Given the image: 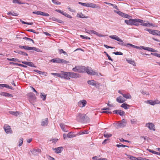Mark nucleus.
<instances>
[{
	"mask_svg": "<svg viewBox=\"0 0 160 160\" xmlns=\"http://www.w3.org/2000/svg\"><path fill=\"white\" fill-rule=\"evenodd\" d=\"M76 120L78 122L83 123H88L90 121L89 118L86 114L81 113L77 114Z\"/></svg>",
	"mask_w": 160,
	"mask_h": 160,
	"instance_id": "f257e3e1",
	"label": "nucleus"
},
{
	"mask_svg": "<svg viewBox=\"0 0 160 160\" xmlns=\"http://www.w3.org/2000/svg\"><path fill=\"white\" fill-rule=\"evenodd\" d=\"M109 38L111 39L115 40L119 42H118V44L124 46H126L128 47H129V44L130 43H126L123 42V40L120 39L116 35H112L109 36Z\"/></svg>",
	"mask_w": 160,
	"mask_h": 160,
	"instance_id": "f03ea898",
	"label": "nucleus"
},
{
	"mask_svg": "<svg viewBox=\"0 0 160 160\" xmlns=\"http://www.w3.org/2000/svg\"><path fill=\"white\" fill-rule=\"evenodd\" d=\"M127 122L124 119L118 122V123H114L113 125L117 129L125 127L126 125Z\"/></svg>",
	"mask_w": 160,
	"mask_h": 160,
	"instance_id": "7ed1b4c3",
	"label": "nucleus"
},
{
	"mask_svg": "<svg viewBox=\"0 0 160 160\" xmlns=\"http://www.w3.org/2000/svg\"><path fill=\"white\" fill-rule=\"evenodd\" d=\"M88 83L91 85L95 86L97 88H99L100 84L93 80H89L87 81Z\"/></svg>",
	"mask_w": 160,
	"mask_h": 160,
	"instance_id": "20e7f679",
	"label": "nucleus"
},
{
	"mask_svg": "<svg viewBox=\"0 0 160 160\" xmlns=\"http://www.w3.org/2000/svg\"><path fill=\"white\" fill-rule=\"evenodd\" d=\"M85 71H86V72L88 74L91 75H98V74L97 72L93 71L91 68L88 67H87V68L86 69Z\"/></svg>",
	"mask_w": 160,
	"mask_h": 160,
	"instance_id": "39448f33",
	"label": "nucleus"
},
{
	"mask_svg": "<svg viewBox=\"0 0 160 160\" xmlns=\"http://www.w3.org/2000/svg\"><path fill=\"white\" fill-rule=\"evenodd\" d=\"M61 78H64L65 79L69 80L70 79L69 74V72H63L62 71Z\"/></svg>",
	"mask_w": 160,
	"mask_h": 160,
	"instance_id": "423d86ee",
	"label": "nucleus"
},
{
	"mask_svg": "<svg viewBox=\"0 0 160 160\" xmlns=\"http://www.w3.org/2000/svg\"><path fill=\"white\" fill-rule=\"evenodd\" d=\"M3 128L6 133L7 134H11L12 133V131L11 129L10 126L8 125H5L4 126Z\"/></svg>",
	"mask_w": 160,
	"mask_h": 160,
	"instance_id": "0eeeda50",
	"label": "nucleus"
},
{
	"mask_svg": "<svg viewBox=\"0 0 160 160\" xmlns=\"http://www.w3.org/2000/svg\"><path fill=\"white\" fill-rule=\"evenodd\" d=\"M87 103V101L84 99L80 100L78 103V107L80 108H83L85 107Z\"/></svg>",
	"mask_w": 160,
	"mask_h": 160,
	"instance_id": "6e6552de",
	"label": "nucleus"
},
{
	"mask_svg": "<svg viewBox=\"0 0 160 160\" xmlns=\"http://www.w3.org/2000/svg\"><path fill=\"white\" fill-rule=\"evenodd\" d=\"M145 21L142 20L138 18H135L132 19V25H135L137 22H140L141 23H143V22H145Z\"/></svg>",
	"mask_w": 160,
	"mask_h": 160,
	"instance_id": "1a4fd4ad",
	"label": "nucleus"
},
{
	"mask_svg": "<svg viewBox=\"0 0 160 160\" xmlns=\"http://www.w3.org/2000/svg\"><path fill=\"white\" fill-rule=\"evenodd\" d=\"M146 126L148 127L150 130L153 131L155 130L154 125L152 123H148L146 124Z\"/></svg>",
	"mask_w": 160,
	"mask_h": 160,
	"instance_id": "9d476101",
	"label": "nucleus"
},
{
	"mask_svg": "<svg viewBox=\"0 0 160 160\" xmlns=\"http://www.w3.org/2000/svg\"><path fill=\"white\" fill-rule=\"evenodd\" d=\"M141 47L142 49L147 50L149 51H150L153 52H157L158 51L156 50H155L152 48L147 47L144 46H141Z\"/></svg>",
	"mask_w": 160,
	"mask_h": 160,
	"instance_id": "9b49d317",
	"label": "nucleus"
},
{
	"mask_svg": "<svg viewBox=\"0 0 160 160\" xmlns=\"http://www.w3.org/2000/svg\"><path fill=\"white\" fill-rule=\"evenodd\" d=\"M22 63L24 64L27 65L29 66L36 68V66H35L33 64V63L30 62H26V61H22Z\"/></svg>",
	"mask_w": 160,
	"mask_h": 160,
	"instance_id": "f8f14e48",
	"label": "nucleus"
},
{
	"mask_svg": "<svg viewBox=\"0 0 160 160\" xmlns=\"http://www.w3.org/2000/svg\"><path fill=\"white\" fill-rule=\"evenodd\" d=\"M48 118L43 119H42L41 122V125L42 126H46L48 125Z\"/></svg>",
	"mask_w": 160,
	"mask_h": 160,
	"instance_id": "ddd939ff",
	"label": "nucleus"
},
{
	"mask_svg": "<svg viewBox=\"0 0 160 160\" xmlns=\"http://www.w3.org/2000/svg\"><path fill=\"white\" fill-rule=\"evenodd\" d=\"M69 78H77L78 77V74L77 73L69 72Z\"/></svg>",
	"mask_w": 160,
	"mask_h": 160,
	"instance_id": "4468645a",
	"label": "nucleus"
},
{
	"mask_svg": "<svg viewBox=\"0 0 160 160\" xmlns=\"http://www.w3.org/2000/svg\"><path fill=\"white\" fill-rule=\"evenodd\" d=\"M113 112L115 114H118L120 116H122L125 114V112L121 110H116L113 111Z\"/></svg>",
	"mask_w": 160,
	"mask_h": 160,
	"instance_id": "2eb2a0df",
	"label": "nucleus"
},
{
	"mask_svg": "<svg viewBox=\"0 0 160 160\" xmlns=\"http://www.w3.org/2000/svg\"><path fill=\"white\" fill-rule=\"evenodd\" d=\"M31 152L34 155H38L41 152V150L39 149H34L32 151H31Z\"/></svg>",
	"mask_w": 160,
	"mask_h": 160,
	"instance_id": "dca6fc26",
	"label": "nucleus"
},
{
	"mask_svg": "<svg viewBox=\"0 0 160 160\" xmlns=\"http://www.w3.org/2000/svg\"><path fill=\"white\" fill-rule=\"evenodd\" d=\"M119 15L123 18L129 19L132 17L131 16L128 14L124 13L121 12H119Z\"/></svg>",
	"mask_w": 160,
	"mask_h": 160,
	"instance_id": "f3484780",
	"label": "nucleus"
},
{
	"mask_svg": "<svg viewBox=\"0 0 160 160\" xmlns=\"http://www.w3.org/2000/svg\"><path fill=\"white\" fill-rule=\"evenodd\" d=\"M86 68L83 66H78V72L80 73H83L86 71Z\"/></svg>",
	"mask_w": 160,
	"mask_h": 160,
	"instance_id": "a211bd4d",
	"label": "nucleus"
},
{
	"mask_svg": "<svg viewBox=\"0 0 160 160\" xmlns=\"http://www.w3.org/2000/svg\"><path fill=\"white\" fill-rule=\"evenodd\" d=\"M150 33L153 35H158L160 34V31L158 30L151 29Z\"/></svg>",
	"mask_w": 160,
	"mask_h": 160,
	"instance_id": "6ab92c4d",
	"label": "nucleus"
},
{
	"mask_svg": "<svg viewBox=\"0 0 160 160\" xmlns=\"http://www.w3.org/2000/svg\"><path fill=\"white\" fill-rule=\"evenodd\" d=\"M90 34H94L100 37H103L105 36V35L99 34L98 32L93 30H90Z\"/></svg>",
	"mask_w": 160,
	"mask_h": 160,
	"instance_id": "aec40b11",
	"label": "nucleus"
},
{
	"mask_svg": "<svg viewBox=\"0 0 160 160\" xmlns=\"http://www.w3.org/2000/svg\"><path fill=\"white\" fill-rule=\"evenodd\" d=\"M0 95L1 96H4L6 97H13V96L12 95V94L5 92H0Z\"/></svg>",
	"mask_w": 160,
	"mask_h": 160,
	"instance_id": "412c9836",
	"label": "nucleus"
},
{
	"mask_svg": "<svg viewBox=\"0 0 160 160\" xmlns=\"http://www.w3.org/2000/svg\"><path fill=\"white\" fill-rule=\"evenodd\" d=\"M61 59L59 58H53L50 61V62L53 63H60V61Z\"/></svg>",
	"mask_w": 160,
	"mask_h": 160,
	"instance_id": "4be33fe9",
	"label": "nucleus"
},
{
	"mask_svg": "<svg viewBox=\"0 0 160 160\" xmlns=\"http://www.w3.org/2000/svg\"><path fill=\"white\" fill-rule=\"evenodd\" d=\"M28 96L30 98V99H31L32 100L34 101L36 100V97H35V95L33 93L31 92L28 93Z\"/></svg>",
	"mask_w": 160,
	"mask_h": 160,
	"instance_id": "5701e85b",
	"label": "nucleus"
},
{
	"mask_svg": "<svg viewBox=\"0 0 160 160\" xmlns=\"http://www.w3.org/2000/svg\"><path fill=\"white\" fill-rule=\"evenodd\" d=\"M49 19L52 20L53 21H56L58 23H63V21L61 20L57 19V18L54 17H52L49 18Z\"/></svg>",
	"mask_w": 160,
	"mask_h": 160,
	"instance_id": "b1692460",
	"label": "nucleus"
},
{
	"mask_svg": "<svg viewBox=\"0 0 160 160\" xmlns=\"http://www.w3.org/2000/svg\"><path fill=\"white\" fill-rule=\"evenodd\" d=\"M121 107L125 109H127L129 108L130 106L124 103L122 104Z\"/></svg>",
	"mask_w": 160,
	"mask_h": 160,
	"instance_id": "393cba45",
	"label": "nucleus"
},
{
	"mask_svg": "<svg viewBox=\"0 0 160 160\" xmlns=\"http://www.w3.org/2000/svg\"><path fill=\"white\" fill-rule=\"evenodd\" d=\"M116 101L117 102L120 103H122L125 101V100H123L121 96H119V97H117V98Z\"/></svg>",
	"mask_w": 160,
	"mask_h": 160,
	"instance_id": "a878e982",
	"label": "nucleus"
},
{
	"mask_svg": "<svg viewBox=\"0 0 160 160\" xmlns=\"http://www.w3.org/2000/svg\"><path fill=\"white\" fill-rule=\"evenodd\" d=\"M60 126L61 128V129H62V131H64L65 132H68V130H67L66 129H65V127L66 126L65 125L64 123H60Z\"/></svg>",
	"mask_w": 160,
	"mask_h": 160,
	"instance_id": "bb28decb",
	"label": "nucleus"
},
{
	"mask_svg": "<svg viewBox=\"0 0 160 160\" xmlns=\"http://www.w3.org/2000/svg\"><path fill=\"white\" fill-rule=\"evenodd\" d=\"M9 112L10 114L15 116H17L19 114V112L16 111V112H14V111H10Z\"/></svg>",
	"mask_w": 160,
	"mask_h": 160,
	"instance_id": "cd10ccee",
	"label": "nucleus"
},
{
	"mask_svg": "<svg viewBox=\"0 0 160 160\" xmlns=\"http://www.w3.org/2000/svg\"><path fill=\"white\" fill-rule=\"evenodd\" d=\"M103 135L105 138H108L111 137L112 136V134L106 131H105L104 132Z\"/></svg>",
	"mask_w": 160,
	"mask_h": 160,
	"instance_id": "c85d7f7f",
	"label": "nucleus"
},
{
	"mask_svg": "<svg viewBox=\"0 0 160 160\" xmlns=\"http://www.w3.org/2000/svg\"><path fill=\"white\" fill-rule=\"evenodd\" d=\"M132 19L129 18V20H125L124 21L125 23L128 25H132Z\"/></svg>",
	"mask_w": 160,
	"mask_h": 160,
	"instance_id": "c756f323",
	"label": "nucleus"
},
{
	"mask_svg": "<svg viewBox=\"0 0 160 160\" xmlns=\"http://www.w3.org/2000/svg\"><path fill=\"white\" fill-rule=\"evenodd\" d=\"M77 17L82 18H88V16H85L84 15L82 14V13H80L79 14H77Z\"/></svg>",
	"mask_w": 160,
	"mask_h": 160,
	"instance_id": "7c9ffc66",
	"label": "nucleus"
},
{
	"mask_svg": "<svg viewBox=\"0 0 160 160\" xmlns=\"http://www.w3.org/2000/svg\"><path fill=\"white\" fill-rule=\"evenodd\" d=\"M19 48L21 49H24L25 50H31V47L28 46H22L20 45L19 46Z\"/></svg>",
	"mask_w": 160,
	"mask_h": 160,
	"instance_id": "2f4dec72",
	"label": "nucleus"
},
{
	"mask_svg": "<svg viewBox=\"0 0 160 160\" xmlns=\"http://www.w3.org/2000/svg\"><path fill=\"white\" fill-rule=\"evenodd\" d=\"M127 61L129 64H132L133 66H135V63L134 60H132V59H127Z\"/></svg>",
	"mask_w": 160,
	"mask_h": 160,
	"instance_id": "473e14b6",
	"label": "nucleus"
},
{
	"mask_svg": "<svg viewBox=\"0 0 160 160\" xmlns=\"http://www.w3.org/2000/svg\"><path fill=\"white\" fill-rule=\"evenodd\" d=\"M63 148L62 147H59L57 148H55V152L57 153H61V150Z\"/></svg>",
	"mask_w": 160,
	"mask_h": 160,
	"instance_id": "72a5a7b5",
	"label": "nucleus"
},
{
	"mask_svg": "<svg viewBox=\"0 0 160 160\" xmlns=\"http://www.w3.org/2000/svg\"><path fill=\"white\" fill-rule=\"evenodd\" d=\"M46 95L44 93L42 92L40 94V98L42 99L43 100L45 101L46 98Z\"/></svg>",
	"mask_w": 160,
	"mask_h": 160,
	"instance_id": "f704fd0d",
	"label": "nucleus"
},
{
	"mask_svg": "<svg viewBox=\"0 0 160 160\" xmlns=\"http://www.w3.org/2000/svg\"><path fill=\"white\" fill-rule=\"evenodd\" d=\"M14 52H15L16 53H17L18 54H20L24 56H28V54L27 53L25 52H22V51H15Z\"/></svg>",
	"mask_w": 160,
	"mask_h": 160,
	"instance_id": "c9c22d12",
	"label": "nucleus"
},
{
	"mask_svg": "<svg viewBox=\"0 0 160 160\" xmlns=\"http://www.w3.org/2000/svg\"><path fill=\"white\" fill-rule=\"evenodd\" d=\"M122 96H123V97H124L126 99H131L132 98L131 96L129 93H128L126 94H122Z\"/></svg>",
	"mask_w": 160,
	"mask_h": 160,
	"instance_id": "e433bc0d",
	"label": "nucleus"
},
{
	"mask_svg": "<svg viewBox=\"0 0 160 160\" xmlns=\"http://www.w3.org/2000/svg\"><path fill=\"white\" fill-rule=\"evenodd\" d=\"M147 150L148 151H149L150 152L154 154H157V155L160 156V152H156L154 151H153L152 150H151V149H148Z\"/></svg>",
	"mask_w": 160,
	"mask_h": 160,
	"instance_id": "4c0bfd02",
	"label": "nucleus"
},
{
	"mask_svg": "<svg viewBox=\"0 0 160 160\" xmlns=\"http://www.w3.org/2000/svg\"><path fill=\"white\" fill-rule=\"evenodd\" d=\"M97 5L92 3H88V7H91L92 8H96Z\"/></svg>",
	"mask_w": 160,
	"mask_h": 160,
	"instance_id": "58836bf2",
	"label": "nucleus"
},
{
	"mask_svg": "<svg viewBox=\"0 0 160 160\" xmlns=\"http://www.w3.org/2000/svg\"><path fill=\"white\" fill-rule=\"evenodd\" d=\"M31 50H32L38 52H42V51L40 49L35 47H31Z\"/></svg>",
	"mask_w": 160,
	"mask_h": 160,
	"instance_id": "ea45409f",
	"label": "nucleus"
},
{
	"mask_svg": "<svg viewBox=\"0 0 160 160\" xmlns=\"http://www.w3.org/2000/svg\"><path fill=\"white\" fill-rule=\"evenodd\" d=\"M7 14L8 15H11L12 16H17L18 15V13H15L13 12H8Z\"/></svg>",
	"mask_w": 160,
	"mask_h": 160,
	"instance_id": "a19ab883",
	"label": "nucleus"
},
{
	"mask_svg": "<svg viewBox=\"0 0 160 160\" xmlns=\"http://www.w3.org/2000/svg\"><path fill=\"white\" fill-rule=\"evenodd\" d=\"M72 132H71L67 135V137L69 138H71L75 136L74 135L72 134Z\"/></svg>",
	"mask_w": 160,
	"mask_h": 160,
	"instance_id": "79ce46f5",
	"label": "nucleus"
},
{
	"mask_svg": "<svg viewBox=\"0 0 160 160\" xmlns=\"http://www.w3.org/2000/svg\"><path fill=\"white\" fill-rule=\"evenodd\" d=\"M128 45H129V47H132L133 48H137V49H142L141 47V46H140V47H138V46H135V45H133L132 44H128Z\"/></svg>",
	"mask_w": 160,
	"mask_h": 160,
	"instance_id": "37998d69",
	"label": "nucleus"
},
{
	"mask_svg": "<svg viewBox=\"0 0 160 160\" xmlns=\"http://www.w3.org/2000/svg\"><path fill=\"white\" fill-rule=\"evenodd\" d=\"M140 25L143 26H147L149 27L150 25H151L152 26H153V24L152 23H141Z\"/></svg>",
	"mask_w": 160,
	"mask_h": 160,
	"instance_id": "c03bdc74",
	"label": "nucleus"
},
{
	"mask_svg": "<svg viewBox=\"0 0 160 160\" xmlns=\"http://www.w3.org/2000/svg\"><path fill=\"white\" fill-rule=\"evenodd\" d=\"M7 60L9 61H14V62H20V61H19L18 59H17L16 58H8Z\"/></svg>",
	"mask_w": 160,
	"mask_h": 160,
	"instance_id": "a18cd8bd",
	"label": "nucleus"
},
{
	"mask_svg": "<svg viewBox=\"0 0 160 160\" xmlns=\"http://www.w3.org/2000/svg\"><path fill=\"white\" fill-rule=\"evenodd\" d=\"M33 71L34 72H36L38 73L40 75L42 74V75H44V74H45V72H42L39 71L37 69L34 70Z\"/></svg>",
	"mask_w": 160,
	"mask_h": 160,
	"instance_id": "49530a36",
	"label": "nucleus"
},
{
	"mask_svg": "<svg viewBox=\"0 0 160 160\" xmlns=\"http://www.w3.org/2000/svg\"><path fill=\"white\" fill-rule=\"evenodd\" d=\"M12 3H18L19 4H22L23 3L21 1L19 0H13Z\"/></svg>",
	"mask_w": 160,
	"mask_h": 160,
	"instance_id": "de8ad7c7",
	"label": "nucleus"
},
{
	"mask_svg": "<svg viewBox=\"0 0 160 160\" xmlns=\"http://www.w3.org/2000/svg\"><path fill=\"white\" fill-rule=\"evenodd\" d=\"M23 138H21L19 139V141H18V142H19L18 146L19 147H20L22 145V144L23 143Z\"/></svg>",
	"mask_w": 160,
	"mask_h": 160,
	"instance_id": "09e8293b",
	"label": "nucleus"
},
{
	"mask_svg": "<svg viewBox=\"0 0 160 160\" xmlns=\"http://www.w3.org/2000/svg\"><path fill=\"white\" fill-rule=\"evenodd\" d=\"M22 38L23 39L26 40L27 41H32L33 43H34V41L32 39H31L29 38L25 37H23Z\"/></svg>",
	"mask_w": 160,
	"mask_h": 160,
	"instance_id": "8fccbe9b",
	"label": "nucleus"
},
{
	"mask_svg": "<svg viewBox=\"0 0 160 160\" xmlns=\"http://www.w3.org/2000/svg\"><path fill=\"white\" fill-rule=\"evenodd\" d=\"M51 74L53 75L56 76L58 77L61 78V72L60 73H51Z\"/></svg>",
	"mask_w": 160,
	"mask_h": 160,
	"instance_id": "3c124183",
	"label": "nucleus"
},
{
	"mask_svg": "<svg viewBox=\"0 0 160 160\" xmlns=\"http://www.w3.org/2000/svg\"><path fill=\"white\" fill-rule=\"evenodd\" d=\"M69 63V62L65 60H64L63 59H61V61H60V63H64V64H67Z\"/></svg>",
	"mask_w": 160,
	"mask_h": 160,
	"instance_id": "603ef678",
	"label": "nucleus"
},
{
	"mask_svg": "<svg viewBox=\"0 0 160 160\" xmlns=\"http://www.w3.org/2000/svg\"><path fill=\"white\" fill-rule=\"evenodd\" d=\"M80 37L81 38H82V39H90V38L89 37H88L86 36H84L82 35H81L80 36Z\"/></svg>",
	"mask_w": 160,
	"mask_h": 160,
	"instance_id": "864d4df0",
	"label": "nucleus"
},
{
	"mask_svg": "<svg viewBox=\"0 0 160 160\" xmlns=\"http://www.w3.org/2000/svg\"><path fill=\"white\" fill-rule=\"evenodd\" d=\"M116 146L117 147H118V148H120V147H123V148H124L125 147H129L123 144H117Z\"/></svg>",
	"mask_w": 160,
	"mask_h": 160,
	"instance_id": "5fc2aeb1",
	"label": "nucleus"
},
{
	"mask_svg": "<svg viewBox=\"0 0 160 160\" xmlns=\"http://www.w3.org/2000/svg\"><path fill=\"white\" fill-rule=\"evenodd\" d=\"M147 102L148 103L152 105H155V103H154L153 101H152L151 100H148Z\"/></svg>",
	"mask_w": 160,
	"mask_h": 160,
	"instance_id": "6e6d98bb",
	"label": "nucleus"
},
{
	"mask_svg": "<svg viewBox=\"0 0 160 160\" xmlns=\"http://www.w3.org/2000/svg\"><path fill=\"white\" fill-rule=\"evenodd\" d=\"M78 3L79 4H80L82 6L88 7V3H87V2L82 3V2H79Z\"/></svg>",
	"mask_w": 160,
	"mask_h": 160,
	"instance_id": "4d7b16f0",
	"label": "nucleus"
},
{
	"mask_svg": "<svg viewBox=\"0 0 160 160\" xmlns=\"http://www.w3.org/2000/svg\"><path fill=\"white\" fill-rule=\"evenodd\" d=\"M88 132L87 131H83V132H79L78 134L79 135H80L81 134H88Z\"/></svg>",
	"mask_w": 160,
	"mask_h": 160,
	"instance_id": "13d9d810",
	"label": "nucleus"
},
{
	"mask_svg": "<svg viewBox=\"0 0 160 160\" xmlns=\"http://www.w3.org/2000/svg\"><path fill=\"white\" fill-rule=\"evenodd\" d=\"M41 15L46 17H48L49 16V15L47 13L44 12H42Z\"/></svg>",
	"mask_w": 160,
	"mask_h": 160,
	"instance_id": "bf43d9fd",
	"label": "nucleus"
},
{
	"mask_svg": "<svg viewBox=\"0 0 160 160\" xmlns=\"http://www.w3.org/2000/svg\"><path fill=\"white\" fill-rule=\"evenodd\" d=\"M78 66H75L74 68H72V70L75 72H78Z\"/></svg>",
	"mask_w": 160,
	"mask_h": 160,
	"instance_id": "052dcab7",
	"label": "nucleus"
},
{
	"mask_svg": "<svg viewBox=\"0 0 160 160\" xmlns=\"http://www.w3.org/2000/svg\"><path fill=\"white\" fill-rule=\"evenodd\" d=\"M41 12H42L41 11H35V12H32V13L36 14L41 15Z\"/></svg>",
	"mask_w": 160,
	"mask_h": 160,
	"instance_id": "680f3d73",
	"label": "nucleus"
},
{
	"mask_svg": "<svg viewBox=\"0 0 160 160\" xmlns=\"http://www.w3.org/2000/svg\"><path fill=\"white\" fill-rule=\"evenodd\" d=\"M52 2L53 3L56 5H60L61 4V2H59L55 0H52Z\"/></svg>",
	"mask_w": 160,
	"mask_h": 160,
	"instance_id": "e2e57ef3",
	"label": "nucleus"
},
{
	"mask_svg": "<svg viewBox=\"0 0 160 160\" xmlns=\"http://www.w3.org/2000/svg\"><path fill=\"white\" fill-rule=\"evenodd\" d=\"M113 53L115 55H122L123 53L120 52H113Z\"/></svg>",
	"mask_w": 160,
	"mask_h": 160,
	"instance_id": "0e129e2a",
	"label": "nucleus"
},
{
	"mask_svg": "<svg viewBox=\"0 0 160 160\" xmlns=\"http://www.w3.org/2000/svg\"><path fill=\"white\" fill-rule=\"evenodd\" d=\"M64 16H65V17L70 18H72V17L71 16L68 15L67 13L66 12H65V13L63 14Z\"/></svg>",
	"mask_w": 160,
	"mask_h": 160,
	"instance_id": "69168bd1",
	"label": "nucleus"
},
{
	"mask_svg": "<svg viewBox=\"0 0 160 160\" xmlns=\"http://www.w3.org/2000/svg\"><path fill=\"white\" fill-rule=\"evenodd\" d=\"M129 158L131 160H138L137 158L132 156H130Z\"/></svg>",
	"mask_w": 160,
	"mask_h": 160,
	"instance_id": "338daca9",
	"label": "nucleus"
},
{
	"mask_svg": "<svg viewBox=\"0 0 160 160\" xmlns=\"http://www.w3.org/2000/svg\"><path fill=\"white\" fill-rule=\"evenodd\" d=\"M27 31H28V32H33L34 33H36V34L38 33V32H36L35 31V30H33V29H28V30H27Z\"/></svg>",
	"mask_w": 160,
	"mask_h": 160,
	"instance_id": "774afa93",
	"label": "nucleus"
}]
</instances>
